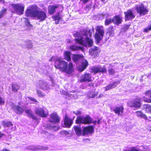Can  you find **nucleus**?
<instances>
[{
	"label": "nucleus",
	"mask_w": 151,
	"mask_h": 151,
	"mask_svg": "<svg viewBox=\"0 0 151 151\" xmlns=\"http://www.w3.org/2000/svg\"><path fill=\"white\" fill-rule=\"evenodd\" d=\"M81 1H82L83 3L84 4H85L87 2H88L89 1V0H81Z\"/></svg>",
	"instance_id": "obj_49"
},
{
	"label": "nucleus",
	"mask_w": 151,
	"mask_h": 151,
	"mask_svg": "<svg viewBox=\"0 0 151 151\" xmlns=\"http://www.w3.org/2000/svg\"><path fill=\"white\" fill-rule=\"evenodd\" d=\"M106 69L104 67L101 68L100 66H94L91 69V72L94 74L99 72L104 73H106Z\"/></svg>",
	"instance_id": "obj_13"
},
{
	"label": "nucleus",
	"mask_w": 151,
	"mask_h": 151,
	"mask_svg": "<svg viewBox=\"0 0 151 151\" xmlns=\"http://www.w3.org/2000/svg\"><path fill=\"white\" fill-rule=\"evenodd\" d=\"M72 59L75 63H77L78 61H82L81 69L80 70L81 71H83L88 65L87 61L83 58V56L80 55L74 54L72 57Z\"/></svg>",
	"instance_id": "obj_4"
},
{
	"label": "nucleus",
	"mask_w": 151,
	"mask_h": 151,
	"mask_svg": "<svg viewBox=\"0 0 151 151\" xmlns=\"http://www.w3.org/2000/svg\"><path fill=\"white\" fill-rule=\"evenodd\" d=\"M109 72L110 75H113L115 73V71L114 69H111L109 70Z\"/></svg>",
	"instance_id": "obj_46"
},
{
	"label": "nucleus",
	"mask_w": 151,
	"mask_h": 151,
	"mask_svg": "<svg viewBox=\"0 0 151 151\" xmlns=\"http://www.w3.org/2000/svg\"><path fill=\"white\" fill-rule=\"evenodd\" d=\"M2 123L3 126L4 127H9L13 126V124L11 121H7L6 122L4 121L2 122Z\"/></svg>",
	"instance_id": "obj_28"
},
{
	"label": "nucleus",
	"mask_w": 151,
	"mask_h": 151,
	"mask_svg": "<svg viewBox=\"0 0 151 151\" xmlns=\"http://www.w3.org/2000/svg\"><path fill=\"white\" fill-rule=\"evenodd\" d=\"M88 86H93V83H89L88 84Z\"/></svg>",
	"instance_id": "obj_52"
},
{
	"label": "nucleus",
	"mask_w": 151,
	"mask_h": 151,
	"mask_svg": "<svg viewBox=\"0 0 151 151\" xmlns=\"http://www.w3.org/2000/svg\"><path fill=\"white\" fill-rule=\"evenodd\" d=\"M7 9L3 8L0 11V19H1L6 13Z\"/></svg>",
	"instance_id": "obj_37"
},
{
	"label": "nucleus",
	"mask_w": 151,
	"mask_h": 151,
	"mask_svg": "<svg viewBox=\"0 0 151 151\" xmlns=\"http://www.w3.org/2000/svg\"><path fill=\"white\" fill-rule=\"evenodd\" d=\"M25 15L27 17H34L39 22L43 21L47 18L46 13L39 10L37 6H32L27 9Z\"/></svg>",
	"instance_id": "obj_2"
},
{
	"label": "nucleus",
	"mask_w": 151,
	"mask_h": 151,
	"mask_svg": "<svg viewBox=\"0 0 151 151\" xmlns=\"http://www.w3.org/2000/svg\"><path fill=\"white\" fill-rule=\"evenodd\" d=\"M1 151H10L9 150L6 148L3 149Z\"/></svg>",
	"instance_id": "obj_54"
},
{
	"label": "nucleus",
	"mask_w": 151,
	"mask_h": 151,
	"mask_svg": "<svg viewBox=\"0 0 151 151\" xmlns=\"http://www.w3.org/2000/svg\"><path fill=\"white\" fill-rule=\"evenodd\" d=\"M98 93L95 91V90H91L89 91L88 93V96L89 98H94L97 96Z\"/></svg>",
	"instance_id": "obj_23"
},
{
	"label": "nucleus",
	"mask_w": 151,
	"mask_h": 151,
	"mask_svg": "<svg viewBox=\"0 0 151 151\" xmlns=\"http://www.w3.org/2000/svg\"><path fill=\"white\" fill-rule=\"evenodd\" d=\"M40 88L42 89H47L49 88L48 84L43 82H42V83H40Z\"/></svg>",
	"instance_id": "obj_34"
},
{
	"label": "nucleus",
	"mask_w": 151,
	"mask_h": 151,
	"mask_svg": "<svg viewBox=\"0 0 151 151\" xmlns=\"http://www.w3.org/2000/svg\"><path fill=\"white\" fill-rule=\"evenodd\" d=\"M4 135L5 134H4L2 133L0 131V138Z\"/></svg>",
	"instance_id": "obj_51"
},
{
	"label": "nucleus",
	"mask_w": 151,
	"mask_h": 151,
	"mask_svg": "<svg viewBox=\"0 0 151 151\" xmlns=\"http://www.w3.org/2000/svg\"><path fill=\"white\" fill-rule=\"evenodd\" d=\"M11 106L12 108L16 114H22L23 113L24 109L20 106L18 105H16L14 104H12Z\"/></svg>",
	"instance_id": "obj_11"
},
{
	"label": "nucleus",
	"mask_w": 151,
	"mask_h": 151,
	"mask_svg": "<svg viewBox=\"0 0 151 151\" xmlns=\"http://www.w3.org/2000/svg\"><path fill=\"white\" fill-rule=\"evenodd\" d=\"M91 5H89L87 6H86V8L88 9H90L91 8Z\"/></svg>",
	"instance_id": "obj_55"
},
{
	"label": "nucleus",
	"mask_w": 151,
	"mask_h": 151,
	"mask_svg": "<svg viewBox=\"0 0 151 151\" xmlns=\"http://www.w3.org/2000/svg\"><path fill=\"white\" fill-rule=\"evenodd\" d=\"M141 98L139 97H136L133 100L129 101L127 102V105L131 107L139 108L141 106Z\"/></svg>",
	"instance_id": "obj_6"
},
{
	"label": "nucleus",
	"mask_w": 151,
	"mask_h": 151,
	"mask_svg": "<svg viewBox=\"0 0 151 151\" xmlns=\"http://www.w3.org/2000/svg\"><path fill=\"white\" fill-rule=\"evenodd\" d=\"M28 99H29L31 101H33L35 103H38V101L35 98L33 97H28Z\"/></svg>",
	"instance_id": "obj_40"
},
{
	"label": "nucleus",
	"mask_w": 151,
	"mask_h": 151,
	"mask_svg": "<svg viewBox=\"0 0 151 151\" xmlns=\"http://www.w3.org/2000/svg\"><path fill=\"white\" fill-rule=\"evenodd\" d=\"M126 27L127 29H128L129 27V26L127 25L126 26Z\"/></svg>",
	"instance_id": "obj_63"
},
{
	"label": "nucleus",
	"mask_w": 151,
	"mask_h": 151,
	"mask_svg": "<svg viewBox=\"0 0 151 151\" xmlns=\"http://www.w3.org/2000/svg\"><path fill=\"white\" fill-rule=\"evenodd\" d=\"M60 119L56 112H54L50 115L48 122L52 123H59Z\"/></svg>",
	"instance_id": "obj_10"
},
{
	"label": "nucleus",
	"mask_w": 151,
	"mask_h": 151,
	"mask_svg": "<svg viewBox=\"0 0 151 151\" xmlns=\"http://www.w3.org/2000/svg\"><path fill=\"white\" fill-rule=\"evenodd\" d=\"M124 108L122 105H120L119 106H116L113 109V111L115 113L117 114L118 115H120L121 114L123 113L124 112Z\"/></svg>",
	"instance_id": "obj_18"
},
{
	"label": "nucleus",
	"mask_w": 151,
	"mask_h": 151,
	"mask_svg": "<svg viewBox=\"0 0 151 151\" xmlns=\"http://www.w3.org/2000/svg\"><path fill=\"white\" fill-rule=\"evenodd\" d=\"M94 127L90 125L84 127L83 129V135L91 134L94 132Z\"/></svg>",
	"instance_id": "obj_14"
},
{
	"label": "nucleus",
	"mask_w": 151,
	"mask_h": 151,
	"mask_svg": "<svg viewBox=\"0 0 151 151\" xmlns=\"http://www.w3.org/2000/svg\"><path fill=\"white\" fill-rule=\"evenodd\" d=\"M145 94L146 96H149L151 99L150 102H151V90H147L145 92Z\"/></svg>",
	"instance_id": "obj_39"
},
{
	"label": "nucleus",
	"mask_w": 151,
	"mask_h": 151,
	"mask_svg": "<svg viewBox=\"0 0 151 151\" xmlns=\"http://www.w3.org/2000/svg\"><path fill=\"white\" fill-rule=\"evenodd\" d=\"M71 52H70L65 51L64 53V59L68 61L71 60Z\"/></svg>",
	"instance_id": "obj_26"
},
{
	"label": "nucleus",
	"mask_w": 151,
	"mask_h": 151,
	"mask_svg": "<svg viewBox=\"0 0 151 151\" xmlns=\"http://www.w3.org/2000/svg\"><path fill=\"white\" fill-rule=\"evenodd\" d=\"M136 116L138 117L143 118L145 120H147V117L141 111H137L135 112Z\"/></svg>",
	"instance_id": "obj_22"
},
{
	"label": "nucleus",
	"mask_w": 151,
	"mask_h": 151,
	"mask_svg": "<svg viewBox=\"0 0 151 151\" xmlns=\"http://www.w3.org/2000/svg\"><path fill=\"white\" fill-rule=\"evenodd\" d=\"M0 2L2 3H4V1L3 0H0Z\"/></svg>",
	"instance_id": "obj_59"
},
{
	"label": "nucleus",
	"mask_w": 151,
	"mask_h": 151,
	"mask_svg": "<svg viewBox=\"0 0 151 151\" xmlns=\"http://www.w3.org/2000/svg\"><path fill=\"white\" fill-rule=\"evenodd\" d=\"M73 113L76 115H78L81 114V111L80 110H78L76 111H74Z\"/></svg>",
	"instance_id": "obj_43"
},
{
	"label": "nucleus",
	"mask_w": 151,
	"mask_h": 151,
	"mask_svg": "<svg viewBox=\"0 0 151 151\" xmlns=\"http://www.w3.org/2000/svg\"><path fill=\"white\" fill-rule=\"evenodd\" d=\"M73 128L77 136H80L81 135L82 130L80 126H75Z\"/></svg>",
	"instance_id": "obj_24"
},
{
	"label": "nucleus",
	"mask_w": 151,
	"mask_h": 151,
	"mask_svg": "<svg viewBox=\"0 0 151 151\" xmlns=\"http://www.w3.org/2000/svg\"><path fill=\"white\" fill-rule=\"evenodd\" d=\"M61 134H65V135H67L69 134V132L66 130H63L61 131Z\"/></svg>",
	"instance_id": "obj_45"
},
{
	"label": "nucleus",
	"mask_w": 151,
	"mask_h": 151,
	"mask_svg": "<svg viewBox=\"0 0 151 151\" xmlns=\"http://www.w3.org/2000/svg\"><path fill=\"white\" fill-rule=\"evenodd\" d=\"M81 88L82 89H84V88H86V87H81Z\"/></svg>",
	"instance_id": "obj_62"
},
{
	"label": "nucleus",
	"mask_w": 151,
	"mask_h": 151,
	"mask_svg": "<svg viewBox=\"0 0 151 151\" xmlns=\"http://www.w3.org/2000/svg\"><path fill=\"white\" fill-rule=\"evenodd\" d=\"M125 15V20H129L134 18L135 16L132 12V11L129 9L124 12Z\"/></svg>",
	"instance_id": "obj_15"
},
{
	"label": "nucleus",
	"mask_w": 151,
	"mask_h": 151,
	"mask_svg": "<svg viewBox=\"0 0 151 151\" xmlns=\"http://www.w3.org/2000/svg\"><path fill=\"white\" fill-rule=\"evenodd\" d=\"M83 116H78L76 117L75 121L76 123L77 124H83Z\"/></svg>",
	"instance_id": "obj_29"
},
{
	"label": "nucleus",
	"mask_w": 151,
	"mask_h": 151,
	"mask_svg": "<svg viewBox=\"0 0 151 151\" xmlns=\"http://www.w3.org/2000/svg\"><path fill=\"white\" fill-rule=\"evenodd\" d=\"M112 19L113 22L117 25L121 24L122 21V17L119 16H116Z\"/></svg>",
	"instance_id": "obj_19"
},
{
	"label": "nucleus",
	"mask_w": 151,
	"mask_h": 151,
	"mask_svg": "<svg viewBox=\"0 0 151 151\" xmlns=\"http://www.w3.org/2000/svg\"><path fill=\"white\" fill-rule=\"evenodd\" d=\"M55 66L56 68L60 69L69 74L73 71V65L71 63H69L68 68V63L64 60H61L60 58H58L56 60Z\"/></svg>",
	"instance_id": "obj_3"
},
{
	"label": "nucleus",
	"mask_w": 151,
	"mask_h": 151,
	"mask_svg": "<svg viewBox=\"0 0 151 151\" xmlns=\"http://www.w3.org/2000/svg\"><path fill=\"white\" fill-rule=\"evenodd\" d=\"M60 93L62 95H64L65 96L68 95V93L67 92L64 91V90H62L60 91Z\"/></svg>",
	"instance_id": "obj_42"
},
{
	"label": "nucleus",
	"mask_w": 151,
	"mask_h": 151,
	"mask_svg": "<svg viewBox=\"0 0 151 151\" xmlns=\"http://www.w3.org/2000/svg\"><path fill=\"white\" fill-rule=\"evenodd\" d=\"M144 106L146 112L151 114V105L149 104H145Z\"/></svg>",
	"instance_id": "obj_32"
},
{
	"label": "nucleus",
	"mask_w": 151,
	"mask_h": 151,
	"mask_svg": "<svg viewBox=\"0 0 151 151\" xmlns=\"http://www.w3.org/2000/svg\"><path fill=\"white\" fill-rule=\"evenodd\" d=\"M52 18L55 21V23L56 24H58L59 23V21L61 19L59 13L56 15L52 16Z\"/></svg>",
	"instance_id": "obj_31"
},
{
	"label": "nucleus",
	"mask_w": 151,
	"mask_h": 151,
	"mask_svg": "<svg viewBox=\"0 0 151 151\" xmlns=\"http://www.w3.org/2000/svg\"><path fill=\"white\" fill-rule=\"evenodd\" d=\"M4 99L1 97H0V105H4Z\"/></svg>",
	"instance_id": "obj_47"
},
{
	"label": "nucleus",
	"mask_w": 151,
	"mask_h": 151,
	"mask_svg": "<svg viewBox=\"0 0 151 151\" xmlns=\"http://www.w3.org/2000/svg\"><path fill=\"white\" fill-rule=\"evenodd\" d=\"M128 151H139L138 149H136L135 147H131L129 150Z\"/></svg>",
	"instance_id": "obj_48"
},
{
	"label": "nucleus",
	"mask_w": 151,
	"mask_h": 151,
	"mask_svg": "<svg viewBox=\"0 0 151 151\" xmlns=\"http://www.w3.org/2000/svg\"><path fill=\"white\" fill-rule=\"evenodd\" d=\"M108 33L110 36H113L114 34L113 31V27H110L108 28Z\"/></svg>",
	"instance_id": "obj_36"
},
{
	"label": "nucleus",
	"mask_w": 151,
	"mask_h": 151,
	"mask_svg": "<svg viewBox=\"0 0 151 151\" xmlns=\"http://www.w3.org/2000/svg\"><path fill=\"white\" fill-rule=\"evenodd\" d=\"M24 22L25 23V24L27 26H29L30 25V23L29 21L27 18H24Z\"/></svg>",
	"instance_id": "obj_41"
},
{
	"label": "nucleus",
	"mask_w": 151,
	"mask_h": 151,
	"mask_svg": "<svg viewBox=\"0 0 151 151\" xmlns=\"http://www.w3.org/2000/svg\"><path fill=\"white\" fill-rule=\"evenodd\" d=\"M91 81L90 76H81V78L78 80L79 83L89 82Z\"/></svg>",
	"instance_id": "obj_20"
},
{
	"label": "nucleus",
	"mask_w": 151,
	"mask_h": 151,
	"mask_svg": "<svg viewBox=\"0 0 151 151\" xmlns=\"http://www.w3.org/2000/svg\"><path fill=\"white\" fill-rule=\"evenodd\" d=\"M149 130L150 131H151V127H149Z\"/></svg>",
	"instance_id": "obj_60"
},
{
	"label": "nucleus",
	"mask_w": 151,
	"mask_h": 151,
	"mask_svg": "<svg viewBox=\"0 0 151 151\" xmlns=\"http://www.w3.org/2000/svg\"><path fill=\"white\" fill-rule=\"evenodd\" d=\"M149 29L148 28H146L144 29V32H148Z\"/></svg>",
	"instance_id": "obj_53"
},
{
	"label": "nucleus",
	"mask_w": 151,
	"mask_h": 151,
	"mask_svg": "<svg viewBox=\"0 0 151 151\" xmlns=\"http://www.w3.org/2000/svg\"><path fill=\"white\" fill-rule=\"evenodd\" d=\"M25 113L27 114L28 116L32 119L37 120V118L36 116L32 113V110L30 109H27L25 110Z\"/></svg>",
	"instance_id": "obj_21"
},
{
	"label": "nucleus",
	"mask_w": 151,
	"mask_h": 151,
	"mask_svg": "<svg viewBox=\"0 0 151 151\" xmlns=\"http://www.w3.org/2000/svg\"><path fill=\"white\" fill-rule=\"evenodd\" d=\"M100 119H98V120L97 121V123L98 124H99V123H100Z\"/></svg>",
	"instance_id": "obj_57"
},
{
	"label": "nucleus",
	"mask_w": 151,
	"mask_h": 151,
	"mask_svg": "<svg viewBox=\"0 0 151 151\" xmlns=\"http://www.w3.org/2000/svg\"><path fill=\"white\" fill-rule=\"evenodd\" d=\"M11 6L18 15H21L23 14L24 8L23 4L21 3L12 4Z\"/></svg>",
	"instance_id": "obj_8"
},
{
	"label": "nucleus",
	"mask_w": 151,
	"mask_h": 151,
	"mask_svg": "<svg viewBox=\"0 0 151 151\" xmlns=\"http://www.w3.org/2000/svg\"><path fill=\"white\" fill-rule=\"evenodd\" d=\"M12 90L14 92H17L19 89V85L16 83H12Z\"/></svg>",
	"instance_id": "obj_30"
},
{
	"label": "nucleus",
	"mask_w": 151,
	"mask_h": 151,
	"mask_svg": "<svg viewBox=\"0 0 151 151\" xmlns=\"http://www.w3.org/2000/svg\"><path fill=\"white\" fill-rule=\"evenodd\" d=\"M37 93L39 97H43L45 96V93L39 90H37Z\"/></svg>",
	"instance_id": "obj_35"
},
{
	"label": "nucleus",
	"mask_w": 151,
	"mask_h": 151,
	"mask_svg": "<svg viewBox=\"0 0 151 151\" xmlns=\"http://www.w3.org/2000/svg\"><path fill=\"white\" fill-rule=\"evenodd\" d=\"M52 59H53V58H52L50 60V61H52Z\"/></svg>",
	"instance_id": "obj_64"
},
{
	"label": "nucleus",
	"mask_w": 151,
	"mask_h": 151,
	"mask_svg": "<svg viewBox=\"0 0 151 151\" xmlns=\"http://www.w3.org/2000/svg\"><path fill=\"white\" fill-rule=\"evenodd\" d=\"M70 49L72 50H81L82 47L76 46L74 45H72L70 46Z\"/></svg>",
	"instance_id": "obj_33"
},
{
	"label": "nucleus",
	"mask_w": 151,
	"mask_h": 151,
	"mask_svg": "<svg viewBox=\"0 0 151 151\" xmlns=\"http://www.w3.org/2000/svg\"><path fill=\"white\" fill-rule=\"evenodd\" d=\"M91 124L93 123L95 125L96 124L97 121L96 120H95L94 121H93L92 118H91Z\"/></svg>",
	"instance_id": "obj_50"
},
{
	"label": "nucleus",
	"mask_w": 151,
	"mask_h": 151,
	"mask_svg": "<svg viewBox=\"0 0 151 151\" xmlns=\"http://www.w3.org/2000/svg\"><path fill=\"white\" fill-rule=\"evenodd\" d=\"M120 82V80L117 81H115L113 83L109 84L104 87L105 91L112 89L115 88L116 87L118 84H119Z\"/></svg>",
	"instance_id": "obj_16"
},
{
	"label": "nucleus",
	"mask_w": 151,
	"mask_h": 151,
	"mask_svg": "<svg viewBox=\"0 0 151 151\" xmlns=\"http://www.w3.org/2000/svg\"><path fill=\"white\" fill-rule=\"evenodd\" d=\"M147 120L151 122V116L149 117L148 119L147 118Z\"/></svg>",
	"instance_id": "obj_56"
},
{
	"label": "nucleus",
	"mask_w": 151,
	"mask_h": 151,
	"mask_svg": "<svg viewBox=\"0 0 151 151\" xmlns=\"http://www.w3.org/2000/svg\"><path fill=\"white\" fill-rule=\"evenodd\" d=\"M101 1L104 3H105V0H101Z\"/></svg>",
	"instance_id": "obj_61"
},
{
	"label": "nucleus",
	"mask_w": 151,
	"mask_h": 151,
	"mask_svg": "<svg viewBox=\"0 0 151 151\" xmlns=\"http://www.w3.org/2000/svg\"><path fill=\"white\" fill-rule=\"evenodd\" d=\"M96 32L95 37L96 42L99 43L102 40L104 34V27L101 26H97L95 29Z\"/></svg>",
	"instance_id": "obj_5"
},
{
	"label": "nucleus",
	"mask_w": 151,
	"mask_h": 151,
	"mask_svg": "<svg viewBox=\"0 0 151 151\" xmlns=\"http://www.w3.org/2000/svg\"><path fill=\"white\" fill-rule=\"evenodd\" d=\"M148 28L149 30H151V25L150 26L148 27Z\"/></svg>",
	"instance_id": "obj_58"
},
{
	"label": "nucleus",
	"mask_w": 151,
	"mask_h": 151,
	"mask_svg": "<svg viewBox=\"0 0 151 151\" xmlns=\"http://www.w3.org/2000/svg\"><path fill=\"white\" fill-rule=\"evenodd\" d=\"M58 7L57 5L50 6L48 7V13L50 14H52L55 12V9Z\"/></svg>",
	"instance_id": "obj_27"
},
{
	"label": "nucleus",
	"mask_w": 151,
	"mask_h": 151,
	"mask_svg": "<svg viewBox=\"0 0 151 151\" xmlns=\"http://www.w3.org/2000/svg\"><path fill=\"white\" fill-rule=\"evenodd\" d=\"M135 9L141 16L146 15L148 12L147 7L142 4L137 5Z\"/></svg>",
	"instance_id": "obj_7"
},
{
	"label": "nucleus",
	"mask_w": 151,
	"mask_h": 151,
	"mask_svg": "<svg viewBox=\"0 0 151 151\" xmlns=\"http://www.w3.org/2000/svg\"><path fill=\"white\" fill-rule=\"evenodd\" d=\"M64 124L68 128H70L73 123V119L70 118L66 114L63 118Z\"/></svg>",
	"instance_id": "obj_12"
},
{
	"label": "nucleus",
	"mask_w": 151,
	"mask_h": 151,
	"mask_svg": "<svg viewBox=\"0 0 151 151\" xmlns=\"http://www.w3.org/2000/svg\"><path fill=\"white\" fill-rule=\"evenodd\" d=\"M99 52L98 47L95 46L89 50V53L92 57H95L97 56Z\"/></svg>",
	"instance_id": "obj_17"
},
{
	"label": "nucleus",
	"mask_w": 151,
	"mask_h": 151,
	"mask_svg": "<svg viewBox=\"0 0 151 151\" xmlns=\"http://www.w3.org/2000/svg\"><path fill=\"white\" fill-rule=\"evenodd\" d=\"M112 22H113V19H106L105 22V25H108L109 24L111 23Z\"/></svg>",
	"instance_id": "obj_38"
},
{
	"label": "nucleus",
	"mask_w": 151,
	"mask_h": 151,
	"mask_svg": "<svg viewBox=\"0 0 151 151\" xmlns=\"http://www.w3.org/2000/svg\"><path fill=\"white\" fill-rule=\"evenodd\" d=\"M91 30L88 28L84 29L83 32H77L76 34L77 38H76V43L80 44L86 47H91L93 45L92 40L89 38L92 35Z\"/></svg>",
	"instance_id": "obj_1"
},
{
	"label": "nucleus",
	"mask_w": 151,
	"mask_h": 151,
	"mask_svg": "<svg viewBox=\"0 0 151 151\" xmlns=\"http://www.w3.org/2000/svg\"><path fill=\"white\" fill-rule=\"evenodd\" d=\"M36 114L42 117H46L48 115V111L46 108H39L35 111Z\"/></svg>",
	"instance_id": "obj_9"
},
{
	"label": "nucleus",
	"mask_w": 151,
	"mask_h": 151,
	"mask_svg": "<svg viewBox=\"0 0 151 151\" xmlns=\"http://www.w3.org/2000/svg\"><path fill=\"white\" fill-rule=\"evenodd\" d=\"M91 118L88 115H86L85 117L83 116V124H90L91 122Z\"/></svg>",
	"instance_id": "obj_25"
},
{
	"label": "nucleus",
	"mask_w": 151,
	"mask_h": 151,
	"mask_svg": "<svg viewBox=\"0 0 151 151\" xmlns=\"http://www.w3.org/2000/svg\"><path fill=\"white\" fill-rule=\"evenodd\" d=\"M32 45L31 42L30 41H29L27 42V47L28 48H31L32 47Z\"/></svg>",
	"instance_id": "obj_44"
}]
</instances>
